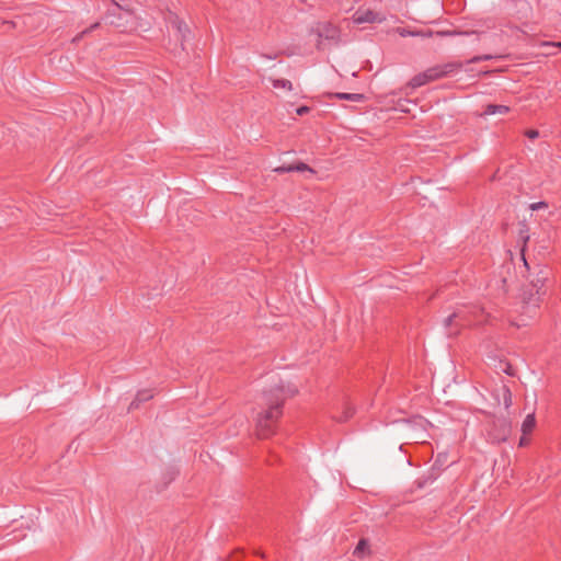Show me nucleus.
Instances as JSON below:
<instances>
[{
	"label": "nucleus",
	"instance_id": "nucleus-1",
	"mask_svg": "<svg viewBox=\"0 0 561 561\" xmlns=\"http://www.w3.org/2000/svg\"><path fill=\"white\" fill-rule=\"evenodd\" d=\"M297 388L288 386L276 387L271 390V399H267L268 409L260 413L255 421V431L259 438L270 437L275 430V422L280 416V408L286 397H291L297 393Z\"/></svg>",
	"mask_w": 561,
	"mask_h": 561
},
{
	"label": "nucleus",
	"instance_id": "nucleus-2",
	"mask_svg": "<svg viewBox=\"0 0 561 561\" xmlns=\"http://www.w3.org/2000/svg\"><path fill=\"white\" fill-rule=\"evenodd\" d=\"M482 312L483 310L478 307H462L453 312L444 320V325L447 329L448 335H456L460 328L482 323V319L479 317Z\"/></svg>",
	"mask_w": 561,
	"mask_h": 561
},
{
	"label": "nucleus",
	"instance_id": "nucleus-3",
	"mask_svg": "<svg viewBox=\"0 0 561 561\" xmlns=\"http://www.w3.org/2000/svg\"><path fill=\"white\" fill-rule=\"evenodd\" d=\"M462 68L461 62H447L445 65H437L426 69L423 72L415 75L410 81L409 87L415 89L425 85L432 81L447 77L448 75L460 70Z\"/></svg>",
	"mask_w": 561,
	"mask_h": 561
},
{
	"label": "nucleus",
	"instance_id": "nucleus-4",
	"mask_svg": "<svg viewBox=\"0 0 561 561\" xmlns=\"http://www.w3.org/2000/svg\"><path fill=\"white\" fill-rule=\"evenodd\" d=\"M168 23L176 38L180 41L182 48L184 49V42L188 38L190 35L188 26L175 14H171L168 18Z\"/></svg>",
	"mask_w": 561,
	"mask_h": 561
},
{
	"label": "nucleus",
	"instance_id": "nucleus-5",
	"mask_svg": "<svg viewBox=\"0 0 561 561\" xmlns=\"http://www.w3.org/2000/svg\"><path fill=\"white\" fill-rule=\"evenodd\" d=\"M352 20L355 24H363V23L382 22L385 20V18L371 10H365V11H356L353 14Z\"/></svg>",
	"mask_w": 561,
	"mask_h": 561
},
{
	"label": "nucleus",
	"instance_id": "nucleus-6",
	"mask_svg": "<svg viewBox=\"0 0 561 561\" xmlns=\"http://www.w3.org/2000/svg\"><path fill=\"white\" fill-rule=\"evenodd\" d=\"M510 112V107L506 105H495L489 104L485 106L484 112L481 114L482 116L494 115V114H506Z\"/></svg>",
	"mask_w": 561,
	"mask_h": 561
},
{
	"label": "nucleus",
	"instance_id": "nucleus-7",
	"mask_svg": "<svg viewBox=\"0 0 561 561\" xmlns=\"http://www.w3.org/2000/svg\"><path fill=\"white\" fill-rule=\"evenodd\" d=\"M369 543L366 539H360L354 549L353 554L357 558H364L369 554Z\"/></svg>",
	"mask_w": 561,
	"mask_h": 561
},
{
	"label": "nucleus",
	"instance_id": "nucleus-8",
	"mask_svg": "<svg viewBox=\"0 0 561 561\" xmlns=\"http://www.w3.org/2000/svg\"><path fill=\"white\" fill-rule=\"evenodd\" d=\"M536 426V419H535V414L534 413H530L528 414L523 424H522V432L524 435H528L533 432V430L535 428Z\"/></svg>",
	"mask_w": 561,
	"mask_h": 561
},
{
	"label": "nucleus",
	"instance_id": "nucleus-9",
	"mask_svg": "<svg viewBox=\"0 0 561 561\" xmlns=\"http://www.w3.org/2000/svg\"><path fill=\"white\" fill-rule=\"evenodd\" d=\"M320 37H325L327 39H334L337 36V30L335 26L331 24H325L323 27L319 31Z\"/></svg>",
	"mask_w": 561,
	"mask_h": 561
},
{
	"label": "nucleus",
	"instance_id": "nucleus-10",
	"mask_svg": "<svg viewBox=\"0 0 561 561\" xmlns=\"http://www.w3.org/2000/svg\"><path fill=\"white\" fill-rule=\"evenodd\" d=\"M332 95L340 100H346L351 102H362L365 99L364 94L360 93H334Z\"/></svg>",
	"mask_w": 561,
	"mask_h": 561
},
{
	"label": "nucleus",
	"instance_id": "nucleus-11",
	"mask_svg": "<svg viewBox=\"0 0 561 561\" xmlns=\"http://www.w3.org/2000/svg\"><path fill=\"white\" fill-rule=\"evenodd\" d=\"M398 33L402 37H407V36H423V37H427V36H432L433 35L432 31L421 32V31H410V30H407V28H398Z\"/></svg>",
	"mask_w": 561,
	"mask_h": 561
},
{
	"label": "nucleus",
	"instance_id": "nucleus-12",
	"mask_svg": "<svg viewBox=\"0 0 561 561\" xmlns=\"http://www.w3.org/2000/svg\"><path fill=\"white\" fill-rule=\"evenodd\" d=\"M271 82L275 89H285L290 91L293 89V84L287 79H271Z\"/></svg>",
	"mask_w": 561,
	"mask_h": 561
},
{
	"label": "nucleus",
	"instance_id": "nucleus-13",
	"mask_svg": "<svg viewBox=\"0 0 561 561\" xmlns=\"http://www.w3.org/2000/svg\"><path fill=\"white\" fill-rule=\"evenodd\" d=\"M502 389H503V403H504V407L506 409H508L513 403L512 402V392L506 386H503Z\"/></svg>",
	"mask_w": 561,
	"mask_h": 561
},
{
	"label": "nucleus",
	"instance_id": "nucleus-14",
	"mask_svg": "<svg viewBox=\"0 0 561 561\" xmlns=\"http://www.w3.org/2000/svg\"><path fill=\"white\" fill-rule=\"evenodd\" d=\"M153 397V393L151 390H141L136 394V398L139 402H145L150 400Z\"/></svg>",
	"mask_w": 561,
	"mask_h": 561
},
{
	"label": "nucleus",
	"instance_id": "nucleus-15",
	"mask_svg": "<svg viewBox=\"0 0 561 561\" xmlns=\"http://www.w3.org/2000/svg\"><path fill=\"white\" fill-rule=\"evenodd\" d=\"M493 58H494V56H492V55L474 56L468 62L474 64V62H480V61H484V60H491Z\"/></svg>",
	"mask_w": 561,
	"mask_h": 561
},
{
	"label": "nucleus",
	"instance_id": "nucleus-16",
	"mask_svg": "<svg viewBox=\"0 0 561 561\" xmlns=\"http://www.w3.org/2000/svg\"><path fill=\"white\" fill-rule=\"evenodd\" d=\"M294 171H297V172H304V171H309L311 173H313L314 171L309 167L307 165L306 163L304 162H300L298 164H294Z\"/></svg>",
	"mask_w": 561,
	"mask_h": 561
},
{
	"label": "nucleus",
	"instance_id": "nucleus-17",
	"mask_svg": "<svg viewBox=\"0 0 561 561\" xmlns=\"http://www.w3.org/2000/svg\"><path fill=\"white\" fill-rule=\"evenodd\" d=\"M548 208V203L546 202H537V203H533L529 205V209L536 211V210H540V209H546Z\"/></svg>",
	"mask_w": 561,
	"mask_h": 561
},
{
	"label": "nucleus",
	"instance_id": "nucleus-18",
	"mask_svg": "<svg viewBox=\"0 0 561 561\" xmlns=\"http://www.w3.org/2000/svg\"><path fill=\"white\" fill-rule=\"evenodd\" d=\"M99 26V23H94L93 25H91L90 28H87L84 30L83 32H81L80 34H78L75 38H73V42H78L80 41L85 34L90 33L92 30L96 28Z\"/></svg>",
	"mask_w": 561,
	"mask_h": 561
},
{
	"label": "nucleus",
	"instance_id": "nucleus-19",
	"mask_svg": "<svg viewBox=\"0 0 561 561\" xmlns=\"http://www.w3.org/2000/svg\"><path fill=\"white\" fill-rule=\"evenodd\" d=\"M274 171L277 173L294 172V164L277 167Z\"/></svg>",
	"mask_w": 561,
	"mask_h": 561
},
{
	"label": "nucleus",
	"instance_id": "nucleus-20",
	"mask_svg": "<svg viewBox=\"0 0 561 561\" xmlns=\"http://www.w3.org/2000/svg\"><path fill=\"white\" fill-rule=\"evenodd\" d=\"M436 35L438 36H453V35H458V34H461L460 32H455V31H438L435 33ZM463 34H469V32H465Z\"/></svg>",
	"mask_w": 561,
	"mask_h": 561
},
{
	"label": "nucleus",
	"instance_id": "nucleus-21",
	"mask_svg": "<svg viewBox=\"0 0 561 561\" xmlns=\"http://www.w3.org/2000/svg\"><path fill=\"white\" fill-rule=\"evenodd\" d=\"M525 135L529 138V139H536L538 136H539V133L538 130L536 129H529L525 133Z\"/></svg>",
	"mask_w": 561,
	"mask_h": 561
},
{
	"label": "nucleus",
	"instance_id": "nucleus-22",
	"mask_svg": "<svg viewBox=\"0 0 561 561\" xmlns=\"http://www.w3.org/2000/svg\"><path fill=\"white\" fill-rule=\"evenodd\" d=\"M141 402H139L137 400V398L135 397V399L130 402L129 407H128V411H133L135 409H138L139 405H140Z\"/></svg>",
	"mask_w": 561,
	"mask_h": 561
},
{
	"label": "nucleus",
	"instance_id": "nucleus-23",
	"mask_svg": "<svg viewBox=\"0 0 561 561\" xmlns=\"http://www.w3.org/2000/svg\"><path fill=\"white\" fill-rule=\"evenodd\" d=\"M309 111H310V108L308 106H300V107L297 108L296 112H297L298 115L301 116V115H305V114L309 113Z\"/></svg>",
	"mask_w": 561,
	"mask_h": 561
},
{
	"label": "nucleus",
	"instance_id": "nucleus-24",
	"mask_svg": "<svg viewBox=\"0 0 561 561\" xmlns=\"http://www.w3.org/2000/svg\"><path fill=\"white\" fill-rule=\"evenodd\" d=\"M542 46L543 47H560L561 48V43H543Z\"/></svg>",
	"mask_w": 561,
	"mask_h": 561
},
{
	"label": "nucleus",
	"instance_id": "nucleus-25",
	"mask_svg": "<svg viewBox=\"0 0 561 561\" xmlns=\"http://www.w3.org/2000/svg\"><path fill=\"white\" fill-rule=\"evenodd\" d=\"M527 444H528V439H527L526 435L523 434V436L519 439V446L523 447V446H526Z\"/></svg>",
	"mask_w": 561,
	"mask_h": 561
},
{
	"label": "nucleus",
	"instance_id": "nucleus-26",
	"mask_svg": "<svg viewBox=\"0 0 561 561\" xmlns=\"http://www.w3.org/2000/svg\"><path fill=\"white\" fill-rule=\"evenodd\" d=\"M539 285L540 286L542 285V280L541 279H537V282L534 283V286L537 287V294H539Z\"/></svg>",
	"mask_w": 561,
	"mask_h": 561
},
{
	"label": "nucleus",
	"instance_id": "nucleus-27",
	"mask_svg": "<svg viewBox=\"0 0 561 561\" xmlns=\"http://www.w3.org/2000/svg\"><path fill=\"white\" fill-rule=\"evenodd\" d=\"M505 373L508 374V375H512V370H511V366H508L506 369H505Z\"/></svg>",
	"mask_w": 561,
	"mask_h": 561
}]
</instances>
